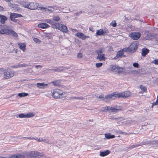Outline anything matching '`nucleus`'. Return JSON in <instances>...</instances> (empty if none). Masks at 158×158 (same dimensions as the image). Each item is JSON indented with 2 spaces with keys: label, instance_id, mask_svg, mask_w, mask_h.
Listing matches in <instances>:
<instances>
[{
  "label": "nucleus",
  "instance_id": "4d7b16f0",
  "mask_svg": "<svg viewBox=\"0 0 158 158\" xmlns=\"http://www.w3.org/2000/svg\"><path fill=\"white\" fill-rule=\"evenodd\" d=\"M73 30H74V31H77V30L76 29H73Z\"/></svg>",
  "mask_w": 158,
  "mask_h": 158
},
{
  "label": "nucleus",
  "instance_id": "49530a36",
  "mask_svg": "<svg viewBox=\"0 0 158 158\" xmlns=\"http://www.w3.org/2000/svg\"><path fill=\"white\" fill-rule=\"evenodd\" d=\"M24 138H25V139H35V138L33 137H24Z\"/></svg>",
  "mask_w": 158,
  "mask_h": 158
},
{
  "label": "nucleus",
  "instance_id": "603ef678",
  "mask_svg": "<svg viewBox=\"0 0 158 158\" xmlns=\"http://www.w3.org/2000/svg\"><path fill=\"white\" fill-rule=\"evenodd\" d=\"M102 65V63H99V67L101 66Z\"/></svg>",
  "mask_w": 158,
  "mask_h": 158
},
{
  "label": "nucleus",
  "instance_id": "72a5a7b5",
  "mask_svg": "<svg viewBox=\"0 0 158 158\" xmlns=\"http://www.w3.org/2000/svg\"><path fill=\"white\" fill-rule=\"evenodd\" d=\"M35 139L38 142H45V139H43V138H40L39 139H38V138H36V139L35 138Z\"/></svg>",
  "mask_w": 158,
  "mask_h": 158
},
{
  "label": "nucleus",
  "instance_id": "3c124183",
  "mask_svg": "<svg viewBox=\"0 0 158 158\" xmlns=\"http://www.w3.org/2000/svg\"><path fill=\"white\" fill-rule=\"evenodd\" d=\"M96 34L98 35H99V30H98L97 31Z\"/></svg>",
  "mask_w": 158,
  "mask_h": 158
},
{
  "label": "nucleus",
  "instance_id": "6e6d98bb",
  "mask_svg": "<svg viewBox=\"0 0 158 158\" xmlns=\"http://www.w3.org/2000/svg\"><path fill=\"white\" fill-rule=\"evenodd\" d=\"M154 104V102H153V103H152V108H153V106H155V105H154V104Z\"/></svg>",
  "mask_w": 158,
  "mask_h": 158
},
{
  "label": "nucleus",
  "instance_id": "e433bc0d",
  "mask_svg": "<svg viewBox=\"0 0 158 158\" xmlns=\"http://www.w3.org/2000/svg\"><path fill=\"white\" fill-rule=\"evenodd\" d=\"M152 63L156 65H158V58L152 60Z\"/></svg>",
  "mask_w": 158,
  "mask_h": 158
},
{
  "label": "nucleus",
  "instance_id": "393cba45",
  "mask_svg": "<svg viewBox=\"0 0 158 158\" xmlns=\"http://www.w3.org/2000/svg\"><path fill=\"white\" fill-rule=\"evenodd\" d=\"M61 80H58L52 82V83L55 86H60Z\"/></svg>",
  "mask_w": 158,
  "mask_h": 158
},
{
  "label": "nucleus",
  "instance_id": "9b49d317",
  "mask_svg": "<svg viewBox=\"0 0 158 158\" xmlns=\"http://www.w3.org/2000/svg\"><path fill=\"white\" fill-rule=\"evenodd\" d=\"M76 35L78 38L83 40H85L86 38H89V36H86L83 33L80 32L77 33Z\"/></svg>",
  "mask_w": 158,
  "mask_h": 158
},
{
  "label": "nucleus",
  "instance_id": "13d9d810",
  "mask_svg": "<svg viewBox=\"0 0 158 158\" xmlns=\"http://www.w3.org/2000/svg\"><path fill=\"white\" fill-rule=\"evenodd\" d=\"M55 71H58V69H56V70H55Z\"/></svg>",
  "mask_w": 158,
  "mask_h": 158
},
{
  "label": "nucleus",
  "instance_id": "1a4fd4ad",
  "mask_svg": "<svg viewBox=\"0 0 158 158\" xmlns=\"http://www.w3.org/2000/svg\"><path fill=\"white\" fill-rule=\"evenodd\" d=\"M23 15L21 14H18L15 13H11L10 15V20L14 22H16L17 21V19H15L17 18L22 17Z\"/></svg>",
  "mask_w": 158,
  "mask_h": 158
},
{
  "label": "nucleus",
  "instance_id": "c85d7f7f",
  "mask_svg": "<svg viewBox=\"0 0 158 158\" xmlns=\"http://www.w3.org/2000/svg\"><path fill=\"white\" fill-rule=\"evenodd\" d=\"M143 144L142 143H138L136 144H134L131 145V146L129 147V148L130 149H132L134 148L143 145Z\"/></svg>",
  "mask_w": 158,
  "mask_h": 158
},
{
  "label": "nucleus",
  "instance_id": "423d86ee",
  "mask_svg": "<svg viewBox=\"0 0 158 158\" xmlns=\"http://www.w3.org/2000/svg\"><path fill=\"white\" fill-rule=\"evenodd\" d=\"M0 34L2 35L6 34L8 35L12 34L15 37H17L18 35L14 31L7 28H2L0 30Z\"/></svg>",
  "mask_w": 158,
  "mask_h": 158
},
{
  "label": "nucleus",
  "instance_id": "b1692460",
  "mask_svg": "<svg viewBox=\"0 0 158 158\" xmlns=\"http://www.w3.org/2000/svg\"><path fill=\"white\" fill-rule=\"evenodd\" d=\"M61 24L53 23L52 25V27L53 28H55L59 30V29L60 28V26H61Z\"/></svg>",
  "mask_w": 158,
  "mask_h": 158
},
{
  "label": "nucleus",
  "instance_id": "f8f14e48",
  "mask_svg": "<svg viewBox=\"0 0 158 158\" xmlns=\"http://www.w3.org/2000/svg\"><path fill=\"white\" fill-rule=\"evenodd\" d=\"M34 116V114L32 113H27L26 114H21L19 115L18 117L19 118H30L33 117Z\"/></svg>",
  "mask_w": 158,
  "mask_h": 158
},
{
  "label": "nucleus",
  "instance_id": "cd10ccee",
  "mask_svg": "<svg viewBox=\"0 0 158 158\" xmlns=\"http://www.w3.org/2000/svg\"><path fill=\"white\" fill-rule=\"evenodd\" d=\"M105 137L107 139H112L115 137V136L114 135H111L110 133L105 134Z\"/></svg>",
  "mask_w": 158,
  "mask_h": 158
},
{
  "label": "nucleus",
  "instance_id": "ea45409f",
  "mask_svg": "<svg viewBox=\"0 0 158 158\" xmlns=\"http://www.w3.org/2000/svg\"><path fill=\"white\" fill-rule=\"evenodd\" d=\"M72 99H81L82 100L84 99V98L83 97H73L71 98Z\"/></svg>",
  "mask_w": 158,
  "mask_h": 158
},
{
  "label": "nucleus",
  "instance_id": "f03ea898",
  "mask_svg": "<svg viewBox=\"0 0 158 158\" xmlns=\"http://www.w3.org/2000/svg\"><path fill=\"white\" fill-rule=\"evenodd\" d=\"M22 5L24 8L31 10L37 9L39 6L38 4L35 2L27 1L23 2L22 3Z\"/></svg>",
  "mask_w": 158,
  "mask_h": 158
},
{
  "label": "nucleus",
  "instance_id": "4be33fe9",
  "mask_svg": "<svg viewBox=\"0 0 158 158\" xmlns=\"http://www.w3.org/2000/svg\"><path fill=\"white\" fill-rule=\"evenodd\" d=\"M149 52V50L146 48H143L142 50L141 54L143 56H145Z\"/></svg>",
  "mask_w": 158,
  "mask_h": 158
},
{
  "label": "nucleus",
  "instance_id": "6ab92c4d",
  "mask_svg": "<svg viewBox=\"0 0 158 158\" xmlns=\"http://www.w3.org/2000/svg\"><path fill=\"white\" fill-rule=\"evenodd\" d=\"M38 27L41 28L46 29L50 27V26L46 23H40L38 25Z\"/></svg>",
  "mask_w": 158,
  "mask_h": 158
},
{
  "label": "nucleus",
  "instance_id": "20e7f679",
  "mask_svg": "<svg viewBox=\"0 0 158 158\" xmlns=\"http://www.w3.org/2000/svg\"><path fill=\"white\" fill-rule=\"evenodd\" d=\"M139 43L138 41H133L131 43L129 47L126 48V52L134 53L137 50Z\"/></svg>",
  "mask_w": 158,
  "mask_h": 158
},
{
  "label": "nucleus",
  "instance_id": "bb28decb",
  "mask_svg": "<svg viewBox=\"0 0 158 158\" xmlns=\"http://www.w3.org/2000/svg\"><path fill=\"white\" fill-rule=\"evenodd\" d=\"M118 67L115 65L112 66L110 68V70L114 73H117V71L118 70Z\"/></svg>",
  "mask_w": 158,
  "mask_h": 158
},
{
  "label": "nucleus",
  "instance_id": "bf43d9fd",
  "mask_svg": "<svg viewBox=\"0 0 158 158\" xmlns=\"http://www.w3.org/2000/svg\"><path fill=\"white\" fill-rule=\"evenodd\" d=\"M120 137V135H119V136H118V137Z\"/></svg>",
  "mask_w": 158,
  "mask_h": 158
},
{
  "label": "nucleus",
  "instance_id": "412c9836",
  "mask_svg": "<svg viewBox=\"0 0 158 158\" xmlns=\"http://www.w3.org/2000/svg\"><path fill=\"white\" fill-rule=\"evenodd\" d=\"M59 30L65 33L68 32L67 27L66 26L61 24V26H60V28L59 29Z\"/></svg>",
  "mask_w": 158,
  "mask_h": 158
},
{
  "label": "nucleus",
  "instance_id": "f704fd0d",
  "mask_svg": "<svg viewBox=\"0 0 158 158\" xmlns=\"http://www.w3.org/2000/svg\"><path fill=\"white\" fill-rule=\"evenodd\" d=\"M53 20L55 21H58L60 20V18L58 16H54L53 18Z\"/></svg>",
  "mask_w": 158,
  "mask_h": 158
},
{
  "label": "nucleus",
  "instance_id": "9d476101",
  "mask_svg": "<svg viewBox=\"0 0 158 158\" xmlns=\"http://www.w3.org/2000/svg\"><path fill=\"white\" fill-rule=\"evenodd\" d=\"M129 36L133 39L136 40L140 37L141 34L138 32H132L129 34Z\"/></svg>",
  "mask_w": 158,
  "mask_h": 158
},
{
  "label": "nucleus",
  "instance_id": "5fc2aeb1",
  "mask_svg": "<svg viewBox=\"0 0 158 158\" xmlns=\"http://www.w3.org/2000/svg\"><path fill=\"white\" fill-rule=\"evenodd\" d=\"M89 29L90 31H92V28H89Z\"/></svg>",
  "mask_w": 158,
  "mask_h": 158
},
{
  "label": "nucleus",
  "instance_id": "39448f33",
  "mask_svg": "<svg viewBox=\"0 0 158 158\" xmlns=\"http://www.w3.org/2000/svg\"><path fill=\"white\" fill-rule=\"evenodd\" d=\"M15 74V72L10 69H4L3 71L4 78L5 79H8L13 77Z\"/></svg>",
  "mask_w": 158,
  "mask_h": 158
},
{
  "label": "nucleus",
  "instance_id": "de8ad7c7",
  "mask_svg": "<svg viewBox=\"0 0 158 158\" xmlns=\"http://www.w3.org/2000/svg\"><path fill=\"white\" fill-rule=\"evenodd\" d=\"M4 10V8L2 6H0V12Z\"/></svg>",
  "mask_w": 158,
  "mask_h": 158
},
{
  "label": "nucleus",
  "instance_id": "ddd939ff",
  "mask_svg": "<svg viewBox=\"0 0 158 158\" xmlns=\"http://www.w3.org/2000/svg\"><path fill=\"white\" fill-rule=\"evenodd\" d=\"M109 33V31L106 27H105L104 29H99V35L105 36L107 35Z\"/></svg>",
  "mask_w": 158,
  "mask_h": 158
},
{
  "label": "nucleus",
  "instance_id": "864d4df0",
  "mask_svg": "<svg viewBox=\"0 0 158 158\" xmlns=\"http://www.w3.org/2000/svg\"><path fill=\"white\" fill-rule=\"evenodd\" d=\"M97 53L98 55L97 56V58H99V52L98 51H97Z\"/></svg>",
  "mask_w": 158,
  "mask_h": 158
},
{
  "label": "nucleus",
  "instance_id": "37998d69",
  "mask_svg": "<svg viewBox=\"0 0 158 158\" xmlns=\"http://www.w3.org/2000/svg\"><path fill=\"white\" fill-rule=\"evenodd\" d=\"M119 134H124V135H126V134H127V133H125V132H123V131H118V132Z\"/></svg>",
  "mask_w": 158,
  "mask_h": 158
},
{
  "label": "nucleus",
  "instance_id": "a19ab883",
  "mask_svg": "<svg viewBox=\"0 0 158 158\" xmlns=\"http://www.w3.org/2000/svg\"><path fill=\"white\" fill-rule=\"evenodd\" d=\"M77 57L81 58L82 57V54L81 53H79L77 55Z\"/></svg>",
  "mask_w": 158,
  "mask_h": 158
},
{
  "label": "nucleus",
  "instance_id": "79ce46f5",
  "mask_svg": "<svg viewBox=\"0 0 158 158\" xmlns=\"http://www.w3.org/2000/svg\"><path fill=\"white\" fill-rule=\"evenodd\" d=\"M133 66L135 68H138L139 67V64L138 63H135L133 64Z\"/></svg>",
  "mask_w": 158,
  "mask_h": 158
},
{
  "label": "nucleus",
  "instance_id": "4468645a",
  "mask_svg": "<svg viewBox=\"0 0 158 158\" xmlns=\"http://www.w3.org/2000/svg\"><path fill=\"white\" fill-rule=\"evenodd\" d=\"M120 93L121 98H127L131 95V93L129 91H126Z\"/></svg>",
  "mask_w": 158,
  "mask_h": 158
},
{
  "label": "nucleus",
  "instance_id": "a878e982",
  "mask_svg": "<svg viewBox=\"0 0 158 158\" xmlns=\"http://www.w3.org/2000/svg\"><path fill=\"white\" fill-rule=\"evenodd\" d=\"M101 52L99 51V61L105 60L106 57L105 56V54L101 53Z\"/></svg>",
  "mask_w": 158,
  "mask_h": 158
},
{
  "label": "nucleus",
  "instance_id": "a18cd8bd",
  "mask_svg": "<svg viewBox=\"0 0 158 158\" xmlns=\"http://www.w3.org/2000/svg\"><path fill=\"white\" fill-rule=\"evenodd\" d=\"M8 4V5L10 6L11 7L13 8L14 7V5L13 3H12L10 2V3H9Z\"/></svg>",
  "mask_w": 158,
  "mask_h": 158
},
{
  "label": "nucleus",
  "instance_id": "dca6fc26",
  "mask_svg": "<svg viewBox=\"0 0 158 158\" xmlns=\"http://www.w3.org/2000/svg\"><path fill=\"white\" fill-rule=\"evenodd\" d=\"M7 20V18L4 15L0 14V23L2 24L5 23L6 21Z\"/></svg>",
  "mask_w": 158,
  "mask_h": 158
},
{
  "label": "nucleus",
  "instance_id": "0eeeda50",
  "mask_svg": "<svg viewBox=\"0 0 158 158\" xmlns=\"http://www.w3.org/2000/svg\"><path fill=\"white\" fill-rule=\"evenodd\" d=\"M122 110L121 106H116L114 107L110 106H106L104 108L103 110L105 111H108L110 112L116 113L118 111Z\"/></svg>",
  "mask_w": 158,
  "mask_h": 158
},
{
  "label": "nucleus",
  "instance_id": "a211bd4d",
  "mask_svg": "<svg viewBox=\"0 0 158 158\" xmlns=\"http://www.w3.org/2000/svg\"><path fill=\"white\" fill-rule=\"evenodd\" d=\"M18 44L19 46V48L23 52L25 51L26 47V43H19Z\"/></svg>",
  "mask_w": 158,
  "mask_h": 158
},
{
  "label": "nucleus",
  "instance_id": "c756f323",
  "mask_svg": "<svg viewBox=\"0 0 158 158\" xmlns=\"http://www.w3.org/2000/svg\"><path fill=\"white\" fill-rule=\"evenodd\" d=\"M28 93H19L18 94V96L19 97H24L28 95Z\"/></svg>",
  "mask_w": 158,
  "mask_h": 158
},
{
  "label": "nucleus",
  "instance_id": "f3484780",
  "mask_svg": "<svg viewBox=\"0 0 158 158\" xmlns=\"http://www.w3.org/2000/svg\"><path fill=\"white\" fill-rule=\"evenodd\" d=\"M25 156L23 155L20 154H15L11 155L9 157V158H24Z\"/></svg>",
  "mask_w": 158,
  "mask_h": 158
},
{
  "label": "nucleus",
  "instance_id": "58836bf2",
  "mask_svg": "<svg viewBox=\"0 0 158 158\" xmlns=\"http://www.w3.org/2000/svg\"><path fill=\"white\" fill-rule=\"evenodd\" d=\"M123 69L121 68L118 67V70L117 71V73H121L123 72Z\"/></svg>",
  "mask_w": 158,
  "mask_h": 158
},
{
  "label": "nucleus",
  "instance_id": "2f4dec72",
  "mask_svg": "<svg viewBox=\"0 0 158 158\" xmlns=\"http://www.w3.org/2000/svg\"><path fill=\"white\" fill-rule=\"evenodd\" d=\"M54 10V8L51 6H49L46 10V11L52 12Z\"/></svg>",
  "mask_w": 158,
  "mask_h": 158
},
{
  "label": "nucleus",
  "instance_id": "8fccbe9b",
  "mask_svg": "<svg viewBox=\"0 0 158 158\" xmlns=\"http://www.w3.org/2000/svg\"><path fill=\"white\" fill-rule=\"evenodd\" d=\"M96 65L97 68L99 67V63H97L96 64Z\"/></svg>",
  "mask_w": 158,
  "mask_h": 158
},
{
  "label": "nucleus",
  "instance_id": "09e8293b",
  "mask_svg": "<svg viewBox=\"0 0 158 158\" xmlns=\"http://www.w3.org/2000/svg\"><path fill=\"white\" fill-rule=\"evenodd\" d=\"M38 67L41 68L42 67V66L40 65H36L35 66V67L36 68H37Z\"/></svg>",
  "mask_w": 158,
  "mask_h": 158
},
{
  "label": "nucleus",
  "instance_id": "5701e85b",
  "mask_svg": "<svg viewBox=\"0 0 158 158\" xmlns=\"http://www.w3.org/2000/svg\"><path fill=\"white\" fill-rule=\"evenodd\" d=\"M110 153V151L109 150L100 152L99 155L102 157L108 155Z\"/></svg>",
  "mask_w": 158,
  "mask_h": 158
},
{
  "label": "nucleus",
  "instance_id": "2eb2a0df",
  "mask_svg": "<svg viewBox=\"0 0 158 158\" xmlns=\"http://www.w3.org/2000/svg\"><path fill=\"white\" fill-rule=\"evenodd\" d=\"M126 48H123L119 51L116 54V57L118 58L121 57L123 55V52H126Z\"/></svg>",
  "mask_w": 158,
  "mask_h": 158
},
{
  "label": "nucleus",
  "instance_id": "f257e3e1",
  "mask_svg": "<svg viewBox=\"0 0 158 158\" xmlns=\"http://www.w3.org/2000/svg\"><path fill=\"white\" fill-rule=\"evenodd\" d=\"M52 97L55 99H62L66 97L65 93L59 89H54L51 91Z\"/></svg>",
  "mask_w": 158,
  "mask_h": 158
},
{
  "label": "nucleus",
  "instance_id": "473e14b6",
  "mask_svg": "<svg viewBox=\"0 0 158 158\" xmlns=\"http://www.w3.org/2000/svg\"><path fill=\"white\" fill-rule=\"evenodd\" d=\"M110 25L113 27H115L117 26V23L114 20L112 21L110 23Z\"/></svg>",
  "mask_w": 158,
  "mask_h": 158
},
{
  "label": "nucleus",
  "instance_id": "7ed1b4c3",
  "mask_svg": "<svg viewBox=\"0 0 158 158\" xmlns=\"http://www.w3.org/2000/svg\"><path fill=\"white\" fill-rule=\"evenodd\" d=\"M121 97L120 93H118L116 92H114L110 94L107 95L105 98L102 95L99 96V98H102L106 101L111 99H115L117 98H121Z\"/></svg>",
  "mask_w": 158,
  "mask_h": 158
},
{
  "label": "nucleus",
  "instance_id": "aec40b11",
  "mask_svg": "<svg viewBox=\"0 0 158 158\" xmlns=\"http://www.w3.org/2000/svg\"><path fill=\"white\" fill-rule=\"evenodd\" d=\"M36 85L40 89H44L45 86H48V85L47 84H45L43 82L41 83H37L36 84Z\"/></svg>",
  "mask_w": 158,
  "mask_h": 158
},
{
  "label": "nucleus",
  "instance_id": "6e6552de",
  "mask_svg": "<svg viewBox=\"0 0 158 158\" xmlns=\"http://www.w3.org/2000/svg\"><path fill=\"white\" fill-rule=\"evenodd\" d=\"M44 154L43 153H40L38 151H32L30 152L27 156V158H36L37 157H43Z\"/></svg>",
  "mask_w": 158,
  "mask_h": 158
},
{
  "label": "nucleus",
  "instance_id": "4c0bfd02",
  "mask_svg": "<svg viewBox=\"0 0 158 158\" xmlns=\"http://www.w3.org/2000/svg\"><path fill=\"white\" fill-rule=\"evenodd\" d=\"M34 41L36 42V43H40L41 42V40H40L39 39L37 38H35L33 39Z\"/></svg>",
  "mask_w": 158,
  "mask_h": 158
},
{
  "label": "nucleus",
  "instance_id": "c9c22d12",
  "mask_svg": "<svg viewBox=\"0 0 158 158\" xmlns=\"http://www.w3.org/2000/svg\"><path fill=\"white\" fill-rule=\"evenodd\" d=\"M45 22H46L47 23L50 24L52 25V24L53 23V22L50 19H47L45 21Z\"/></svg>",
  "mask_w": 158,
  "mask_h": 158
},
{
  "label": "nucleus",
  "instance_id": "c03bdc74",
  "mask_svg": "<svg viewBox=\"0 0 158 158\" xmlns=\"http://www.w3.org/2000/svg\"><path fill=\"white\" fill-rule=\"evenodd\" d=\"M153 104V105H158V95L157 96L156 102H154Z\"/></svg>",
  "mask_w": 158,
  "mask_h": 158
},
{
  "label": "nucleus",
  "instance_id": "7c9ffc66",
  "mask_svg": "<svg viewBox=\"0 0 158 158\" xmlns=\"http://www.w3.org/2000/svg\"><path fill=\"white\" fill-rule=\"evenodd\" d=\"M140 88L143 91L145 92H147V88L144 86H143V85H141L140 86Z\"/></svg>",
  "mask_w": 158,
  "mask_h": 158
}]
</instances>
